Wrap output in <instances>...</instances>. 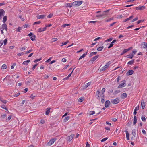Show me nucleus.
I'll use <instances>...</instances> for the list:
<instances>
[{"label":"nucleus","mask_w":147,"mask_h":147,"mask_svg":"<svg viewBox=\"0 0 147 147\" xmlns=\"http://www.w3.org/2000/svg\"><path fill=\"white\" fill-rule=\"evenodd\" d=\"M82 2L83 1H76L72 3V5L73 6H74L76 7H78L80 5Z\"/></svg>","instance_id":"1"},{"label":"nucleus","mask_w":147,"mask_h":147,"mask_svg":"<svg viewBox=\"0 0 147 147\" xmlns=\"http://www.w3.org/2000/svg\"><path fill=\"white\" fill-rule=\"evenodd\" d=\"M110 64V63H109V62L107 63L105 66L102 67V69H100V71H102L106 70L109 67Z\"/></svg>","instance_id":"2"},{"label":"nucleus","mask_w":147,"mask_h":147,"mask_svg":"<svg viewBox=\"0 0 147 147\" xmlns=\"http://www.w3.org/2000/svg\"><path fill=\"white\" fill-rule=\"evenodd\" d=\"M120 100L118 98H117L114 100H111V102L113 104H115L119 102Z\"/></svg>","instance_id":"3"},{"label":"nucleus","mask_w":147,"mask_h":147,"mask_svg":"<svg viewBox=\"0 0 147 147\" xmlns=\"http://www.w3.org/2000/svg\"><path fill=\"white\" fill-rule=\"evenodd\" d=\"M56 139L53 138L51 139L49 142L47 144L48 146H50L51 145L53 144L55 141L56 140Z\"/></svg>","instance_id":"4"},{"label":"nucleus","mask_w":147,"mask_h":147,"mask_svg":"<svg viewBox=\"0 0 147 147\" xmlns=\"http://www.w3.org/2000/svg\"><path fill=\"white\" fill-rule=\"evenodd\" d=\"M74 134H72L67 137V140L69 141H71L73 137L74 136Z\"/></svg>","instance_id":"5"},{"label":"nucleus","mask_w":147,"mask_h":147,"mask_svg":"<svg viewBox=\"0 0 147 147\" xmlns=\"http://www.w3.org/2000/svg\"><path fill=\"white\" fill-rule=\"evenodd\" d=\"M5 12V11L3 9H0V20L1 19L2 16L4 14Z\"/></svg>","instance_id":"6"},{"label":"nucleus","mask_w":147,"mask_h":147,"mask_svg":"<svg viewBox=\"0 0 147 147\" xmlns=\"http://www.w3.org/2000/svg\"><path fill=\"white\" fill-rule=\"evenodd\" d=\"M145 8V7L144 6L138 7L136 8V10H143Z\"/></svg>","instance_id":"7"},{"label":"nucleus","mask_w":147,"mask_h":147,"mask_svg":"<svg viewBox=\"0 0 147 147\" xmlns=\"http://www.w3.org/2000/svg\"><path fill=\"white\" fill-rule=\"evenodd\" d=\"M110 104V102L109 100H107L105 102V105L106 107H109V105Z\"/></svg>","instance_id":"8"},{"label":"nucleus","mask_w":147,"mask_h":147,"mask_svg":"<svg viewBox=\"0 0 147 147\" xmlns=\"http://www.w3.org/2000/svg\"><path fill=\"white\" fill-rule=\"evenodd\" d=\"M134 71L132 70H129L126 73L127 76L131 75L133 74Z\"/></svg>","instance_id":"9"},{"label":"nucleus","mask_w":147,"mask_h":147,"mask_svg":"<svg viewBox=\"0 0 147 147\" xmlns=\"http://www.w3.org/2000/svg\"><path fill=\"white\" fill-rule=\"evenodd\" d=\"M127 97V94L126 93H123L121 96V98L123 99Z\"/></svg>","instance_id":"10"},{"label":"nucleus","mask_w":147,"mask_h":147,"mask_svg":"<svg viewBox=\"0 0 147 147\" xmlns=\"http://www.w3.org/2000/svg\"><path fill=\"white\" fill-rule=\"evenodd\" d=\"M123 83L121 84H120L118 86V88H121L124 87V85L125 83V81H122Z\"/></svg>","instance_id":"11"},{"label":"nucleus","mask_w":147,"mask_h":147,"mask_svg":"<svg viewBox=\"0 0 147 147\" xmlns=\"http://www.w3.org/2000/svg\"><path fill=\"white\" fill-rule=\"evenodd\" d=\"M2 29L3 30L5 29L6 31L7 30V25L6 24H3L2 26Z\"/></svg>","instance_id":"12"},{"label":"nucleus","mask_w":147,"mask_h":147,"mask_svg":"<svg viewBox=\"0 0 147 147\" xmlns=\"http://www.w3.org/2000/svg\"><path fill=\"white\" fill-rule=\"evenodd\" d=\"M91 84V82H90L86 84L84 86V88L86 89L89 86H90Z\"/></svg>","instance_id":"13"},{"label":"nucleus","mask_w":147,"mask_h":147,"mask_svg":"<svg viewBox=\"0 0 147 147\" xmlns=\"http://www.w3.org/2000/svg\"><path fill=\"white\" fill-rule=\"evenodd\" d=\"M142 47L144 48H147V43L143 42L142 44Z\"/></svg>","instance_id":"14"},{"label":"nucleus","mask_w":147,"mask_h":147,"mask_svg":"<svg viewBox=\"0 0 147 147\" xmlns=\"http://www.w3.org/2000/svg\"><path fill=\"white\" fill-rule=\"evenodd\" d=\"M96 95L98 97L97 98L99 100L100 99V91L99 90H97L96 92Z\"/></svg>","instance_id":"15"},{"label":"nucleus","mask_w":147,"mask_h":147,"mask_svg":"<svg viewBox=\"0 0 147 147\" xmlns=\"http://www.w3.org/2000/svg\"><path fill=\"white\" fill-rule=\"evenodd\" d=\"M99 55H97L95 56L93 58H92V59L90 60L91 61H92V62L94 61L99 57Z\"/></svg>","instance_id":"16"},{"label":"nucleus","mask_w":147,"mask_h":147,"mask_svg":"<svg viewBox=\"0 0 147 147\" xmlns=\"http://www.w3.org/2000/svg\"><path fill=\"white\" fill-rule=\"evenodd\" d=\"M141 105L142 106V108L144 109L145 108V103L143 100H142L141 101Z\"/></svg>","instance_id":"17"},{"label":"nucleus","mask_w":147,"mask_h":147,"mask_svg":"<svg viewBox=\"0 0 147 147\" xmlns=\"http://www.w3.org/2000/svg\"><path fill=\"white\" fill-rule=\"evenodd\" d=\"M125 131L126 132V138H127V139L128 140H129V133L127 131V129H125Z\"/></svg>","instance_id":"18"},{"label":"nucleus","mask_w":147,"mask_h":147,"mask_svg":"<svg viewBox=\"0 0 147 147\" xmlns=\"http://www.w3.org/2000/svg\"><path fill=\"white\" fill-rule=\"evenodd\" d=\"M50 109L51 108H48L46 109L45 113V114L46 115H48L50 113Z\"/></svg>","instance_id":"19"},{"label":"nucleus","mask_w":147,"mask_h":147,"mask_svg":"<svg viewBox=\"0 0 147 147\" xmlns=\"http://www.w3.org/2000/svg\"><path fill=\"white\" fill-rule=\"evenodd\" d=\"M30 61V60H29L25 61L23 62V64L25 65H27L28 64V63Z\"/></svg>","instance_id":"20"},{"label":"nucleus","mask_w":147,"mask_h":147,"mask_svg":"<svg viewBox=\"0 0 147 147\" xmlns=\"http://www.w3.org/2000/svg\"><path fill=\"white\" fill-rule=\"evenodd\" d=\"M134 121L133 123L134 125H135L137 123V117L135 115H134Z\"/></svg>","instance_id":"21"},{"label":"nucleus","mask_w":147,"mask_h":147,"mask_svg":"<svg viewBox=\"0 0 147 147\" xmlns=\"http://www.w3.org/2000/svg\"><path fill=\"white\" fill-rule=\"evenodd\" d=\"M7 39H5L3 41V42L1 43V45L0 46V47H1L2 45L3 44V43L4 44V45H5L7 42Z\"/></svg>","instance_id":"22"},{"label":"nucleus","mask_w":147,"mask_h":147,"mask_svg":"<svg viewBox=\"0 0 147 147\" xmlns=\"http://www.w3.org/2000/svg\"><path fill=\"white\" fill-rule=\"evenodd\" d=\"M133 15L130 16L129 17V18H127L126 19H125V20H124V22H126L127 21H128V20H130L131 19H132L133 18Z\"/></svg>","instance_id":"23"},{"label":"nucleus","mask_w":147,"mask_h":147,"mask_svg":"<svg viewBox=\"0 0 147 147\" xmlns=\"http://www.w3.org/2000/svg\"><path fill=\"white\" fill-rule=\"evenodd\" d=\"M45 16L44 15H40L37 16V17L38 19H43L45 17Z\"/></svg>","instance_id":"24"},{"label":"nucleus","mask_w":147,"mask_h":147,"mask_svg":"<svg viewBox=\"0 0 147 147\" xmlns=\"http://www.w3.org/2000/svg\"><path fill=\"white\" fill-rule=\"evenodd\" d=\"M46 30V27H44L43 28H39L38 29V32H41L42 31H45Z\"/></svg>","instance_id":"25"},{"label":"nucleus","mask_w":147,"mask_h":147,"mask_svg":"<svg viewBox=\"0 0 147 147\" xmlns=\"http://www.w3.org/2000/svg\"><path fill=\"white\" fill-rule=\"evenodd\" d=\"M109 11V10H106L105 11H104L102 13V14H103L104 16H106L107 14H106V12H108Z\"/></svg>","instance_id":"26"},{"label":"nucleus","mask_w":147,"mask_h":147,"mask_svg":"<svg viewBox=\"0 0 147 147\" xmlns=\"http://www.w3.org/2000/svg\"><path fill=\"white\" fill-rule=\"evenodd\" d=\"M97 53V52H93L91 53L90 55V57H91L93 55H96Z\"/></svg>","instance_id":"27"},{"label":"nucleus","mask_w":147,"mask_h":147,"mask_svg":"<svg viewBox=\"0 0 147 147\" xmlns=\"http://www.w3.org/2000/svg\"><path fill=\"white\" fill-rule=\"evenodd\" d=\"M7 20V16H4L3 18V23H5V22Z\"/></svg>","instance_id":"28"},{"label":"nucleus","mask_w":147,"mask_h":147,"mask_svg":"<svg viewBox=\"0 0 147 147\" xmlns=\"http://www.w3.org/2000/svg\"><path fill=\"white\" fill-rule=\"evenodd\" d=\"M36 36L35 35H33L30 37V39L32 41H34L35 40Z\"/></svg>","instance_id":"29"},{"label":"nucleus","mask_w":147,"mask_h":147,"mask_svg":"<svg viewBox=\"0 0 147 147\" xmlns=\"http://www.w3.org/2000/svg\"><path fill=\"white\" fill-rule=\"evenodd\" d=\"M127 56H129V57H128V58L132 59L134 56V55L132 53H131L129 54V55H127Z\"/></svg>","instance_id":"30"},{"label":"nucleus","mask_w":147,"mask_h":147,"mask_svg":"<svg viewBox=\"0 0 147 147\" xmlns=\"http://www.w3.org/2000/svg\"><path fill=\"white\" fill-rule=\"evenodd\" d=\"M134 60H132L130 61H129L127 63V64L128 65H132L134 63Z\"/></svg>","instance_id":"31"},{"label":"nucleus","mask_w":147,"mask_h":147,"mask_svg":"<svg viewBox=\"0 0 147 147\" xmlns=\"http://www.w3.org/2000/svg\"><path fill=\"white\" fill-rule=\"evenodd\" d=\"M1 107L3 109H5V110L7 111L9 113V111L8 110V109L5 107V105H3L1 106Z\"/></svg>","instance_id":"32"},{"label":"nucleus","mask_w":147,"mask_h":147,"mask_svg":"<svg viewBox=\"0 0 147 147\" xmlns=\"http://www.w3.org/2000/svg\"><path fill=\"white\" fill-rule=\"evenodd\" d=\"M7 68L6 65L5 64H3L1 67V69H5Z\"/></svg>","instance_id":"33"},{"label":"nucleus","mask_w":147,"mask_h":147,"mask_svg":"<svg viewBox=\"0 0 147 147\" xmlns=\"http://www.w3.org/2000/svg\"><path fill=\"white\" fill-rule=\"evenodd\" d=\"M103 48H104L103 46L97 48V50L98 51H102L103 49Z\"/></svg>","instance_id":"34"},{"label":"nucleus","mask_w":147,"mask_h":147,"mask_svg":"<svg viewBox=\"0 0 147 147\" xmlns=\"http://www.w3.org/2000/svg\"><path fill=\"white\" fill-rule=\"evenodd\" d=\"M70 118V117L69 116H67L64 119V121L65 122H66L68 121Z\"/></svg>","instance_id":"35"},{"label":"nucleus","mask_w":147,"mask_h":147,"mask_svg":"<svg viewBox=\"0 0 147 147\" xmlns=\"http://www.w3.org/2000/svg\"><path fill=\"white\" fill-rule=\"evenodd\" d=\"M84 97H81L78 99V101L79 102H82L84 100Z\"/></svg>","instance_id":"36"},{"label":"nucleus","mask_w":147,"mask_h":147,"mask_svg":"<svg viewBox=\"0 0 147 147\" xmlns=\"http://www.w3.org/2000/svg\"><path fill=\"white\" fill-rule=\"evenodd\" d=\"M135 131H136L135 129H133L132 131V134L133 135V136L134 137H135L136 136V133Z\"/></svg>","instance_id":"37"},{"label":"nucleus","mask_w":147,"mask_h":147,"mask_svg":"<svg viewBox=\"0 0 147 147\" xmlns=\"http://www.w3.org/2000/svg\"><path fill=\"white\" fill-rule=\"evenodd\" d=\"M144 20H141L138 21L137 22V24H138L140 23L143 22Z\"/></svg>","instance_id":"38"},{"label":"nucleus","mask_w":147,"mask_h":147,"mask_svg":"<svg viewBox=\"0 0 147 147\" xmlns=\"http://www.w3.org/2000/svg\"><path fill=\"white\" fill-rule=\"evenodd\" d=\"M120 92V91L119 90H117L114 92L113 94H114L115 95L117 94V93H119Z\"/></svg>","instance_id":"39"},{"label":"nucleus","mask_w":147,"mask_h":147,"mask_svg":"<svg viewBox=\"0 0 147 147\" xmlns=\"http://www.w3.org/2000/svg\"><path fill=\"white\" fill-rule=\"evenodd\" d=\"M74 69H75V68H74V69H73V70L71 72L70 74H69L67 76V78H65V79H67L71 76V74L72 73V72H73V71H74Z\"/></svg>","instance_id":"40"},{"label":"nucleus","mask_w":147,"mask_h":147,"mask_svg":"<svg viewBox=\"0 0 147 147\" xmlns=\"http://www.w3.org/2000/svg\"><path fill=\"white\" fill-rule=\"evenodd\" d=\"M108 139V137H105V138L102 139L101 141L102 142H103L106 140Z\"/></svg>","instance_id":"41"},{"label":"nucleus","mask_w":147,"mask_h":147,"mask_svg":"<svg viewBox=\"0 0 147 147\" xmlns=\"http://www.w3.org/2000/svg\"><path fill=\"white\" fill-rule=\"evenodd\" d=\"M41 58H40L39 59H36L35 60H34V62H35V63H36L40 61L41 60Z\"/></svg>","instance_id":"42"},{"label":"nucleus","mask_w":147,"mask_h":147,"mask_svg":"<svg viewBox=\"0 0 147 147\" xmlns=\"http://www.w3.org/2000/svg\"><path fill=\"white\" fill-rule=\"evenodd\" d=\"M112 38H110L109 39H108L105 41V42H110L113 39Z\"/></svg>","instance_id":"43"},{"label":"nucleus","mask_w":147,"mask_h":147,"mask_svg":"<svg viewBox=\"0 0 147 147\" xmlns=\"http://www.w3.org/2000/svg\"><path fill=\"white\" fill-rule=\"evenodd\" d=\"M95 113V112L94 111H91L90 112V115H93Z\"/></svg>","instance_id":"44"},{"label":"nucleus","mask_w":147,"mask_h":147,"mask_svg":"<svg viewBox=\"0 0 147 147\" xmlns=\"http://www.w3.org/2000/svg\"><path fill=\"white\" fill-rule=\"evenodd\" d=\"M72 6H73L72 5V3H68L67 4V7H71Z\"/></svg>","instance_id":"45"},{"label":"nucleus","mask_w":147,"mask_h":147,"mask_svg":"<svg viewBox=\"0 0 147 147\" xmlns=\"http://www.w3.org/2000/svg\"><path fill=\"white\" fill-rule=\"evenodd\" d=\"M70 25L69 24H65L62 25V27H65L66 26H69Z\"/></svg>","instance_id":"46"},{"label":"nucleus","mask_w":147,"mask_h":147,"mask_svg":"<svg viewBox=\"0 0 147 147\" xmlns=\"http://www.w3.org/2000/svg\"><path fill=\"white\" fill-rule=\"evenodd\" d=\"M37 64H35L32 68V70H34L35 69V68L36 66L38 65Z\"/></svg>","instance_id":"47"},{"label":"nucleus","mask_w":147,"mask_h":147,"mask_svg":"<svg viewBox=\"0 0 147 147\" xmlns=\"http://www.w3.org/2000/svg\"><path fill=\"white\" fill-rule=\"evenodd\" d=\"M20 93H19V92L18 93H17L16 94H15V95H13V96L14 97H18V96L20 95Z\"/></svg>","instance_id":"48"},{"label":"nucleus","mask_w":147,"mask_h":147,"mask_svg":"<svg viewBox=\"0 0 147 147\" xmlns=\"http://www.w3.org/2000/svg\"><path fill=\"white\" fill-rule=\"evenodd\" d=\"M113 45V44L112 42L111 43L110 45L108 47V48L109 49L112 47Z\"/></svg>","instance_id":"49"},{"label":"nucleus","mask_w":147,"mask_h":147,"mask_svg":"<svg viewBox=\"0 0 147 147\" xmlns=\"http://www.w3.org/2000/svg\"><path fill=\"white\" fill-rule=\"evenodd\" d=\"M26 47H21L20 49V50H21V51H22L23 50H24L26 49Z\"/></svg>","instance_id":"50"},{"label":"nucleus","mask_w":147,"mask_h":147,"mask_svg":"<svg viewBox=\"0 0 147 147\" xmlns=\"http://www.w3.org/2000/svg\"><path fill=\"white\" fill-rule=\"evenodd\" d=\"M141 119L142 121H146V118L144 116H142L141 117Z\"/></svg>","instance_id":"51"},{"label":"nucleus","mask_w":147,"mask_h":147,"mask_svg":"<svg viewBox=\"0 0 147 147\" xmlns=\"http://www.w3.org/2000/svg\"><path fill=\"white\" fill-rule=\"evenodd\" d=\"M24 54V53L23 52L17 54V55L18 56H20L21 55H22Z\"/></svg>","instance_id":"52"},{"label":"nucleus","mask_w":147,"mask_h":147,"mask_svg":"<svg viewBox=\"0 0 147 147\" xmlns=\"http://www.w3.org/2000/svg\"><path fill=\"white\" fill-rule=\"evenodd\" d=\"M138 19V17H136L134 19H133L131 21V22H134L137 20Z\"/></svg>","instance_id":"53"},{"label":"nucleus","mask_w":147,"mask_h":147,"mask_svg":"<svg viewBox=\"0 0 147 147\" xmlns=\"http://www.w3.org/2000/svg\"><path fill=\"white\" fill-rule=\"evenodd\" d=\"M69 42L68 41H67L65 42L64 43H62V44L61 45V46H62L64 45H65L67 44L68 42Z\"/></svg>","instance_id":"54"},{"label":"nucleus","mask_w":147,"mask_h":147,"mask_svg":"<svg viewBox=\"0 0 147 147\" xmlns=\"http://www.w3.org/2000/svg\"><path fill=\"white\" fill-rule=\"evenodd\" d=\"M40 23H41V22L40 21L36 22H34V23L33 24L34 25V24H38Z\"/></svg>","instance_id":"55"},{"label":"nucleus","mask_w":147,"mask_h":147,"mask_svg":"<svg viewBox=\"0 0 147 147\" xmlns=\"http://www.w3.org/2000/svg\"><path fill=\"white\" fill-rule=\"evenodd\" d=\"M52 57H50L45 62H46V63H48L51 60V59H52Z\"/></svg>","instance_id":"56"},{"label":"nucleus","mask_w":147,"mask_h":147,"mask_svg":"<svg viewBox=\"0 0 147 147\" xmlns=\"http://www.w3.org/2000/svg\"><path fill=\"white\" fill-rule=\"evenodd\" d=\"M103 16V14H100L99 15H97L96 16V17H98V18L102 17Z\"/></svg>","instance_id":"57"},{"label":"nucleus","mask_w":147,"mask_h":147,"mask_svg":"<svg viewBox=\"0 0 147 147\" xmlns=\"http://www.w3.org/2000/svg\"><path fill=\"white\" fill-rule=\"evenodd\" d=\"M127 51H128V50L127 49H125L123 51V54H124Z\"/></svg>","instance_id":"58"},{"label":"nucleus","mask_w":147,"mask_h":147,"mask_svg":"<svg viewBox=\"0 0 147 147\" xmlns=\"http://www.w3.org/2000/svg\"><path fill=\"white\" fill-rule=\"evenodd\" d=\"M132 124V122L131 121H129L128 123H127V124L128 126H130Z\"/></svg>","instance_id":"59"},{"label":"nucleus","mask_w":147,"mask_h":147,"mask_svg":"<svg viewBox=\"0 0 147 147\" xmlns=\"http://www.w3.org/2000/svg\"><path fill=\"white\" fill-rule=\"evenodd\" d=\"M105 102L104 98L102 97L101 98V102L102 103H104Z\"/></svg>","instance_id":"60"},{"label":"nucleus","mask_w":147,"mask_h":147,"mask_svg":"<svg viewBox=\"0 0 147 147\" xmlns=\"http://www.w3.org/2000/svg\"><path fill=\"white\" fill-rule=\"evenodd\" d=\"M53 16V14H50L47 16V18H50L52 17Z\"/></svg>","instance_id":"61"},{"label":"nucleus","mask_w":147,"mask_h":147,"mask_svg":"<svg viewBox=\"0 0 147 147\" xmlns=\"http://www.w3.org/2000/svg\"><path fill=\"white\" fill-rule=\"evenodd\" d=\"M85 56H84V55L83 54L82 56H81L79 58L78 60H79L80 59H82L83 58H84Z\"/></svg>","instance_id":"62"},{"label":"nucleus","mask_w":147,"mask_h":147,"mask_svg":"<svg viewBox=\"0 0 147 147\" xmlns=\"http://www.w3.org/2000/svg\"><path fill=\"white\" fill-rule=\"evenodd\" d=\"M90 145L89 144L88 142H86V147H90Z\"/></svg>","instance_id":"63"},{"label":"nucleus","mask_w":147,"mask_h":147,"mask_svg":"<svg viewBox=\"0 0 147 147\" xmlns=\"http://www.w3.org/2000/svg\"><path fill=\"white\" fill-rule=\"evenodd\" d=\"M113 19V18H110L107 20H106V21L107 22H109L111 20H112Z\"/></svg>","instance_id":"64"}]
</instances>
